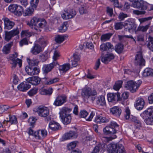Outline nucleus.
<instances>
[{"label":"nucleus","instance_id":"4be33fe9","mask_svg":"<svg viewBox=\"0 0 153 153\" xmlns=\"http://www.w3.org/2000/svg\"><path fill=\"white\" fill-rule=\"evenodd\" d=\"M30 87V85L25 82L20 83L17 86L19 90L25 92Z\"/></svg>","mask_w":153,"mask_h":153},{"label":"nucleus","instance_id":"2f4dec72","mask_svg":"<svg viewBox=\"0 0 153 153\" xmlns=\"http://www.w3.org/2000/svg\"><path fill=\"white\" fill-rule=\"evenodd\" d=\"M110 112L113 114L119 116L121 113V110L118 107H114L110 109Z\"/></svg>","mask_w":153,"mask_h":153},{"label":"nucleus","instance_id":"cd10ccee","mask_svg":"<svg viewBox=\"0 0 153 153\" xmlns=\"http://www.w3.org/2000/svg\"><path fill=\"white\" fill-rule=\"evenodd\" d=\"M49 127L51 130L56 131L59 129L60 126L58 123L54 121H51L50 122Z\"/></svg>","mask_w":153,"mask_h":153},{"label":"nucleus","instance_id":"20e7f679","mask_svg":"<svg viewBox=\"0 0 153 153\" xmlns=\"http://www.w3.org/2000/svg\"><path fill=\"white\" fill-rule=\"evenodd\" d=\"M132 6L134 8L142 10H153V5H151L143 0L134 1L132 4Z\"/></svg>","mask_w":153,"mask_h":153},{"label":"nucleus","instance_id":"e2e57ef3","mask_svg":"<svg viewBox=\"0 0 153 153\" xmlns=\"http://www.w3.org/2000/svg\"><path fill=\"white\" fill-rule=\"evenodd\" d=\"M9 108V106L6 105L0 106V114H2L6 111Z\"/></svg>","mask_w":153,"mask_h":153},{"label":"nucleus","instance_id":"f03ea898","mask_svg":"<svg viewBox=\"0 0 153 153\" xmlns=\"http://www.w3.org/2000/svg\"><path fill=\"white\" fill-rule=\"evenodd\" d=\"M71 110L68 108L63 107L59 112L60 117L63 123L65 125L69 124L71 121V117L69 113Z\"/></svg>","mask_w":153,"mask_h":153},{"label":"nucleus","instance_id":"e433bc0d","mask_svg":"<svg viewBox=\"0 0 153 153\" xmlns=\"http://www.w3.org/2000/svg\"><path fill=\"white\" fill-rule=\"evenodd\" d=\"M39 91L42 95H51L53 92V89L52 88H49L48 89L41 88Z\"/></svg>","mask_w":153,"mask_h":153},{"label":"nucleus","instance_id":"bf43d9fd","mask_svg":"<svg viewBox=\"0 0 153 153\" xmlns=\"http://www.w3.org/2000/svg\"><path fill=\"white\" fill-rule=\"evenodd\" d=\"M37 120V119L36 117H30L28 120L31 126L33 127L34 125V124Z\"/></svg>","mask_w":153,"mask_h":153},{"label":"nucleus","instance_id":"338daca9","mask_svg":"<svg viewBox=\"0 0 153 153\" xmlns=\"http://www.w3.org/2000/svg\"><path fill=\"white\" fill-rule=\"evenodd\" d=\"M88 115V112L86 111H81L79 114V117L81 118H85Z\"/></svg>","mask_w":153,"mask_h":153},{"label":"nucleus","instance_id":"2eb2a0df","mask_svg":"<svg viewBox=\"0 0 153 153\" xmlns=\"http://www.w3.org/2000/svg\"><path fill=\"white\" fill-rule=\"evenodd\" d=\"M35 137L38 140H42L47 135V132L45 129H40L35 132Z\"/></svg>","mask_w":153,"mask_h":153},{"label":"nucleus","instance_id":"6e6552de","mask_svg":"<svg viewBox=\"0 0 153 153\" xmlns=\"http://www.w3.org/2000/svg\"><path fill=\"white\" fill-rule=\"evenodd\" d=\"M18 56V53H15L10 57V63L12 64V68H14L16 66L17 64H19V67H21L22 64V60L18 58H16Z\"/></svg>","mask_w":153,"mask_h":153},{"label":"nucleus","instance_id":"5fc2aeb1","mask_svg":"<svg viewBox=\"0 0 153 153\" xmlns=\"http://www.w3.org/2000/svg\"><path fill=\"white\" fill-rule=\"evenodd\" d=\"M150 25V24H149L145 26H139L138 28V30L141 31L143 32H145L149 27Z\"/></svg>","mask_w":153,"mask_h":153},{"label":"nucleus","instance_id":"423d86ee","mask_svg":"<svg viewBox=\"0 0 153 153\" xmlns=\"http://www.w3.org/2000/svg\"><path fill=\"white\" fill-rule=\"evenodd\" d=\"M142 81L140 80L137 82L132 80H129L127 82L125 87L127 89L129 90L131 92L134 93L138 89Z\"/></svg>","mask_w":153,"mask_h":153},{"label":"nucleus","instance_id":"f257e3e1","mask_svg":"<svg viewBox=\"0 0 153 153\" xmlns=\"http://www.w3.org/2000/svg\"><path fill=\"white\" fill-rule=\"evenodd\" d=\"M96 91L91 88L85 86L82 89L81 95L84 101L87 102L88 99L93 101L95 99Z\"/></svg>","mask_w":153,"mask_h":153},{"label":"nucleus","instance_id":"412c9836","mask_svg":"<svg viewBox=\"0 0 153 153\" xmlns=\"http://www.w3.org/2000/svg\"><path fill=\"white\" fill-rule=\"evenodd\" d=\"M27 81L33 85H36L39 84L41 79L38 76H33L28 78L27 79Z\"/></svg>","mask_w":153,"mask_h":153},{"label":"nucleus","instance_id":"ddd939ff","mask_svg":"<svg viewBox=\"0 0 153 153\" xmlns=\"http://www.w3.org/2000/svg\"><path fill=\"white\" fill-rule=\"evenodd\" d=\"M134 63L135 65H145V60L143 58L141 52H137L136 54Z\"/></svg>","mask_w":153,"mask_h":153},{"label":"nucleus","instance_id":"c03bdc74","mask_svg":"<svg viewBox=\"0 0 153 153\" xmlns=\"http://www.w3.org/2000/svg\"><path fill=\"white\" fill-rule=\"evenodd\" d=\"M112 34L111 33H108L102 35L101 37V40L102 42H105L109 39Z\"/></svg>","mask_w":153,"mask_h":153},{"label":"nucleus","instance_id":"a211bd4d","mask_svg":"<svg viewBox=\"0 0 153 153\" xmlns=\"http://www.w3.org/2000/svg\"><path fill=\"white\" fill-rule=\"evenodd\" d=\"M145 104L144 99L142 98L138 97L136 100L134 106L137 110H141L143 108Z\"/></svg>","mask_w":153,"mask_h":153},{"label":"nucleus","instance_id":"a878e982","mask_svg":"<svg viewBox=\"0 0 153 153\" xmlns=\"http://www.w3.org/2000/svg\"><path fill=\"white\" fill-rule=\"evenodd\" d=\"M80 56L78 54H74L71 60V65L72 67H76L78 65V62L80 60Z\"/></svg>","mask_w":153,"mask_h":153},{"label":"nucleus","instance_id":"c85d7f7f","mask_svg":"<svg viewBox=\"0 0 153 153\" xmlns=\"http://www.w3.org/2000/svg\"><path fill=\"white\" fill-rule=\"evenodd\" d=\"M114 56L113 54H107L104 57L102 58L101 61L107 64L111 60L114 59Z\"/></svg>","mask_w":153,"mask_h":153},{"label":"nucleus","instance_id":"69168bd1","mask_svg":"<svg viewBox=\"0 0 153 153\" xmlns=\"http://www.w3.org/2000/svg\"><path fill=\"white\" fill-rule=\"evenodd\" d=\"M146 12L143 11H139L137 10H134L133 11V14L137 15H140L143 14H144Z\"/></svg>","mask_w":153,"mask_h":153},{"label":"nucleus","instance_id":"ea45409f","mask_svg":"<svg viewBox=\"0 0 153 153\" xmlns=\"http://www.w3.org/2000/svg\"><path fill=\"white\" fill-rule=\"evenodd\" d=\"M105 145H107L108 144H98L95 147L91 153H98L100 150L103 149L105 148Z\"/></svg>","mask_w":153,"mask_h":153},{"label":"nucleus","instance_id":"1a4fd4ad","mask_svg":"<svg viewBox=\"0 0 153 153\" xmlns=\"http://www.w3.org/2000/svg\"><path fill=\"white\" fill-rule=\"evenodd\" d=\"M33 111L37 112L39 116L43 117H46L49 114V111L47 108L39 106L34 108Z\"/></svg>","mask_w":153,"mask_h":153},{"label":"nucleus","instance_id":"052dcab7","mask_svg":"<svg viewBox=\"0 0 153 153\" xmlns=\"http://www.w3.org/2000/svg\"><path fill=\"white\" fill-rule=\"evenodd\" d=\"M125 112V117L126 119L127 120L130 117V110L128 107H127L126 108Z\"/></svg>","mask_w":153,"mask_h":153},{"label":"nucleus","instance_id":"f3484780","mask_svg":"<svg viewBox=\"0 0 153 153\" xmlns=\"http://www.w3.org/2000/svg\"><path fill=\"white\" fill-rule=\"evenodd\" d=\"M25 70L27 74L30 75H34L38 74L40 71V69L37 68L29 67H26Z\"/></svg>","mask_w":153,"mask_h":153},{"label":"nucleus","instance_id":"680f3d73","mask_svg":"<svg viewBox=\"0 0 153 153\" xmlns=\"http://www.w3.org/2000/svg\"><path fill=\"white\" fill-rule=\"evenodd\" d=\"M16 4H13L10 5L8 7L9 10L11 12L14 13L17 6Z\"/></svg>","mask_w":153,"mask_h":153},{"label":"nucleus","instance_id":"c756f323","mask_svg":"<svg viewBox=\"0 0 153 153\" xmlns=\"http://www.w3.org/2000/svg\"><path fill=\"white\" fill-rule=\"evenodd\" d=\"M39 18L37 17L34 16L31 19L30 21H29L27 23V25L31 28L33 27V26H37L38 22L39 20Z\"/></svg>","mask_w":153,"mask_h":153},{"label":"nucleus","instance_id":"0eeeda50","mask_svg":"<svg viewBox=\"0 0 153 153\" xmlns=\"http://www.w3.org/2000/svg\"><path fill=\"white\" fill-rule=\"evenodd\" d=\"M106 146L109 151L117 153H126L125 148L122 144H108Z\"/></svg>","mask_w":153,"mask_h":153},{"label":"nucleus","instance_id":"f704fd0d","mask_svg":"<svg viewBox=\"0 0 153 153\" xmlns=\"http://www.w3.org/2000/svg\"><path fill=\"white\" fill-rule=\"evenodd\" d=\"M143 76L144 77L153 76V69L149 68H146L143 72Z\"/></svg>","mask_w":153,"mask_h":153},{"label":"nucleus","instance_id":"37998d69","mask_svg":"<svg viewBox=\"0 0 153 153\" xmlns=\"http://www.w3.org/2000/svg\"><path fill=\"white\" fill-rule=\"evenodd\" d=\"M34 9L31 7H29L25 11L24 13V16H30L33 13L34 11Z\"/></svg>","mask_w":153,"mask_h":153},{"label":"nucleus","instance_id":"dca6fc26","mask_svg":"<svg viewBox=\"0 0 153 153\" xmlns=\"http://www.w3.org/2000/svg\"><path fill=\"white\" fill-rule=\"evenodd\" d=\"M76 14L75 11L73 10L65 11V13L62 15V17L64 19H68L74 17Z\"/></svg>","mask_w":153,"mask_h":153},{"label":"nucleus","instance_id":"13d9d810","mask_svg":"<svg viewBox=\"0 0 153 153\" xmlns=\"http://www.w3.org/2000/svg\"><path fill=\"white\" fill-rule=\"evenodd\" d=\"M87 7L85 5H83L79 9V12L81 14H83L87 12Z\"/></svg>","mask_w":153,"mask_h":153},{"label":"nucleus","instance_id":"864d4df0","mask_svg":"<svg viewBox=\"0 0 153 153\" xmlns=\"http://www.w3.org/2000/svg\"><path fill=\"white\" fill-rule=\"evenodd\" d=\"M39 0H31L30 2V7L35 9L38 4Z\"/></svg>","mask_w":153,"mask_h":153},{"label":"nucleus","instance_id":"4d7b16f0","mask_svg":"<svg viewBox=\"0 0 153 153\" xmlns=\"http://www.w3.org/2000/svg\"><path fill=\"white\" fill-rule=\"evenodd\" d=\"M116 136L115 135L113 137H103L102 138V140L105 143H108L110 141L112 140V139L115 138Z\"/></svg>","mask_w":153,"mask_h":153},{"label":"nucleus","instance_id":"a18cd8bd","mask_svg":"<svg viewBox=\"0 0 153 153\" xmlns=\"http://www.w3.org/2000/svg\"><path fill=\"white\" fill-rule=\"evenodd\" d=\"M147 42V47L153 52V38L149 36Z\"/></svg>","mask_w":153,"mask_h":153},{"label":"nucleus","instance_id":"bb28decb","mask_svg":"<svg viewBox=\"0 0 153 153\" xmlns=\"http://www.w3.org/2000/svg\"><path fill=\"white\" fill-rule=\"evenodd\" d=\"M42 51V47L38 44H35L30 51L34 55L38 54Z\"/></svg>","mask_w":153,"mask_h":153},{"label":"nucleus","instance_id":"c9c22d12","mask_svg":"<svg viewBox=\"0 0 153 153\" xmlns=\"http://www.w3.org/2000/svg\"><path fill=\"white\" fill-rule=\"evenodd\" d=\"M27 61L29 65L31 66L37 65L39 62L38 60L36 58L30 59L28 58H27Z\"/></svg>","mask_w":153,"mask_h":153},{"label":"nucleus","instance_id":"7ed1b4c3","mask_svg":"<svg viewBox=\"0 0 153 153\" xmlns=\"http://www.w3.org/2000/svg\"><path fill=\"white\" fill-rule=\"evenodd\" d=\"M145 123L149 125L153 124V107L148 108L140 114Z\"/></svg>","mask_w":153,"mask_h":153},{"label":"nucleus","instance_id":"473e14b6","mask_svg":"<svg viewBox=\"0 0 153 153\" xmlns=\"http://www.w3.org/2000/svg\"><path fill=\"white\" fill-rule=\"evenodd\" d=\"M39 42L42 47H45L48 43V38L46 36L41 37L39 39Z\"/></svg>","mask_w":153,"mask_h":153},{"label":"nucleus","instance_id":"4468645a","mask_svg":"<svg viewBox=\"0 0 153 153\" xmlns=\"http://www.w3.org/2000/svg\"><path fill=\"white\" fill-rule=\"evenodd\" d=\"M57 65L58 64L57 61H53L49 64L44 65L42 68L43 73L45 74H47Z\"/></svg>","mask_w":153,"mask_h":153},{"label":"nucleus","instance_id":"5701e85b","mask_svg":"<svg viewBox=\"0 0 153 153\" xmlns=\"http://www.w3.org/2000/svg\"><path fill=\"white\" fill-rule=\"evenodd\" d=\"M103 131L105 134L110 135L115 134L117 132L116 129L110 126H107L104 128Z\"/></svg>","mask_w":153,"mask_h":153},{"label":"nucleus","instance_id":"f8f14e48","mask_svg":"<svg viewBox=\"0 0 153 153\" xmlns=\"http://www.w3.org/2000/svg\"><path fill=\"white\" fill-rule=\"evenodd\" d=\"M107 97L108 102L113 103H115L117 101L121 100L120 94L118 93L108 94H107Z\"/></svg>","mask_w":153,"mask_h":153},{"label":"nucleus","instance_id":"b1692460","mask_svg":"<svg viewBox=\"0 0 153 153\" xmlns=\"http://www.w3.org/2000/svg\"><path fill=\"white\" fill-rule=\"evenodd\" d=\"M78 134L76 132L71 131L64 134L63 138L65 140H67L72 138H76Z\"/></svg>","mask_w":153,"mask_h":153},{"label":"nucleus","instance_id":"79ce46f5","mask_svg":"<svg viewBox=\"0 0 153 153\" xmlns=\"http://www.w3.org/2000/svg\"><path fill=\"white\" fill-rule=\"evenodd\" d=\"M47 22L44 19H40L36 27L38 28H43L46 26Z\"/></svg>","mask_w":153,"mask_h":153},{"label":"nucleus","instance_id":"774afa93","mask_svg":"<svg viewBox=\"0 0 153 153\" xmlns=\"http://www.w3.org/2000/svg\"><path fill=\"white\" fill-rule=\"evenodd\" d=\"M106 11L107 13L110 16H112L113 14V9L109 7H106Z\"/></svg>","mask_w":153,"mask_h":153},{"label":"nucleus","instance_id":"0e129e2a","mask_svg":"<svg viewBox=\"0 0 153 153\" xmlns=\"http://www.w3.org/2000/svg\"><path fill=\"white\" fill-rule=\"evenodd\" d=\"M59 80V79L57 78L51 79L49 81H47L46 82V84L47 85H51L58 82Z\"/></svg>","mask_w":153,"mask_h":153},{"label":"nucleus","instance_id":"6e6d98bb","mask_svg":"<svg viewBox=\"0 0 153 153\" xmlns=\"http://www.w3.org/2000/svg\"><path fill=\"white\" fill-rule=\"evenodd\" d=\"M9 120H8V121L11 124H15L17 123V118L15 116H11L9 115Z\"/></svg>","mask_w":153,"mask_h":153},{"label":"nucleus","instance_id":"de8ad7c7","mask_svg":"<svg viewBox=\"0 0 153 153\" xmlns=\"http://www.w3.org/2000/svg\"><path fill=\"white\" fill-rule=\"evenodd\" d=\"M130 119L131 121L134 122L135 123L138 128L141 127V123L140 121L137 120L136 117L131 116L130 117Z\"/></svg>","mask_w":153,"mask_h":153},{"label":"nucleus","instance_id":"49530a36","mask_svg":"<svg viewBox=\"0 0 153 153\" xmlns=\"http://www.w3.org/2000/svg\"><path fill=\"white\" fill-rule=\"evenodd\" d=\"M123 83V82L122 80L117 81L113 86V89L116 91H118L121 87Z\"/></svg>","mask_w":153,"mask_h":153},{"label":"nucleus","instance_id":"39448f33","mask_svg":"<svg viewBox=\"0 0 153 153\" xmlns=\"http://www.w3.org/2000/svg\"><path fill=\"white\" fill-rule=\"evenodd\" d=\"M124 30L131 33L135 31L137 27L135 20L132 18H129L124 22Z\"/></svg>","mask_w":153,"mask_h":153},{"label":"nucleus","instance_id":"7c9ffc66","mask_svg":"<svg viewBox=\"0 0 153 153\" xmlns=\"http://www.w3.org/2000/svg\"><path fill=\"white\" fill-rule=\"evenodd\" d=\"M13 45V42H11L4 46L2 49V52L4 54H7L9 53L10 51L11 48Z\"/></svg>","mask_w":153,"mask_h":153},{"label":"nucleus","instance_id":"72a5a7b5","mask_svg":"<svg viewBox=\"0 0 153 153\" xmlns=\"http://www.w3.org/2000/svg\"><path fill=\"white\" fill-rule=\"evenodd\" d=\"M94 121L97 123H101L107 122L108 120L104 117L100 116H97Z\"/></svg>","mask_w":153,"mask_h":153},{"label":"nucleus","instance_id":"aec40b11","mask_svg":"<svg viewBox=\"0 0 153 153\" xmlns=\"http://www.w3.org/2000/svg\"><path fill=\"white\" fill-rule=\"evenodd\" d=\"M114 49V46L110 42H107L102 44L100 47V50L102 51H110Z\"/></svg>","mask_w":153,"mask_h":153},{"label":"nucleus","instance_id":"a19ab883","mask_svg":"<svg viewBox=\"0 0 153 153\" xmlns=\"http://www.w3.org/2000/svg\"><path fill=\"white\" fill-rule=\"evenodd\" d=\"M70 65L68 63H66L62 65H60L59 67L60 71L65 72L67 71L70 68Z\"/></svg>","mask_w":153,"mask_h":153},{"label":"nucleus","instance_id":"3c124183","mask_svg":"<svg viewBox=\"0 0 153 153\" xmlns=\"http://www.w3.org/2000/svg\"><path fill=\"white\" fill-rule=\"evenodd\" d=\"M67 22H64L63 24H62L59 27V32L63 33L67 29Z\"/></svg>","mask_w":153,"mask_h":153},{"label":"nucleus","instance_id":"8fccbe9b","mask_svg":"<svg viewBox=\"0 0 153 153\" xmlns=\"http://www.w3.org/2000/svg\"><path fill=\"white\" fill-rule=\"evenodd\" d=\"M123 49V46L121 44H118L115 47V51L119 53H121Z\"/></svg>","mask_w":153,"mask_h":153},{"label":"nucleus","instance_id":"9d476101","mask_svg":"<svg viewBox=\"0 0 153 153\" xmlns=\"http://www.w3.org/2000/svg\"><path fill=\"white\" fill-rule=\"evenodd\" d=\"M67 98L65 95H58L56 97L53 105L56 106H61L66 102Z\"/></svg>","mask_w":153,"mask_h":153},{"label":"nucleus","instance_id":"58836bf2","mask_svg":"<svg viewBox=\"0 0 153 153\" xmlns=\"http://www.w3.org/2000/svg\"><path fill=\"white\" fill-rule=\"evenodd\" d=\"M14 14L18 16H21L22 14L23 11V9L22 7L20 5H17V7L16 8Z\"/></svg>","mask_w":153,"mask_h":153},{"label":"nucleus","instance_id":"603ef678","mask_svg":"<svg viewBox=\"0 0 153 153\" xmlns=\"http://www.w3.org/2000/svg\"><path fill=\"white\" fill-rule=\"evenodd\" d=\"M22 36L24 37L26 36L27 37H29L31 36L32 34L28 30H25L22 31L21 33Z\"/></svg>","mask_w":153,"mask_h":153},{"label":"nucleus","instance_id":"09e8293b","mask_svg":"<svg viewBox=\"0 0 153 153\" xmlns=\"http://www.w3.org/2000/svg\"><path fill=\"white\" fill-rule=\"evenodd\" d=\"M114 29L116 30H120L124 27V24H123L122 22H115L114 25Z\"/></svg>","mask_w":153,"mask_h":153},{"label":"nucleus","instance_id":"4c0bfd02","mask_svg":"<svg viewBox=\"0 0 153 153\" xmlns=\"http://www.w3.org/2000/svg\"><path fill=\"white\" fill-rule=\"evenodd\" d=\"M67 36L65 35H57L55 37V40L56 42L58 43H61L65 39V38Z\"/></svg>","mask_w":153,"mask_h":153},{"label":"nucleus","instance_id":"393cba45","mask_svg":"<svg viewBox=\"0 0 153 153\" xmlns=\"http://www.w3.org/2000/svg\"><path fill=\"white\" fill-rule=\"evenodd\" d=\"M4 28L8 30L12 29L15 25V23L10 21L7 18H5L4 19Z\"/></svg>","mask_w":153,"mask_h":153},{"label":"nucleus","instance_id":"9b49d317","mask_svg":"<svg viewBox=\"0 0 153 153\" xmlns=\"http://www.w3.org/2000/svg\"><path fill=\"white\" fill-rule=\"evenodd\" d=\"M19 33V30L18 28L14 29L10 31H5L4 39L7 41H9L11 38Z\"/></svg>","mask_w":153,"mask_h":153},{"label":"nucleus","instance_id":"6ab92c4d","mask_svg":"<svg viewBox=\"0 0 153 153\" xmlns=\"http://www.w3.org/2000/svg\"><path fill=\"white\" fill-rule=\"evenodd\" d=\"M96 104L100 107L106 106V103L104 97L103 95L98 96L96 99Z\"/></svg>","mask_w":153,"mask_h":153}]
</instances>
